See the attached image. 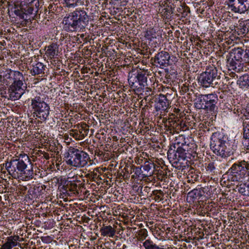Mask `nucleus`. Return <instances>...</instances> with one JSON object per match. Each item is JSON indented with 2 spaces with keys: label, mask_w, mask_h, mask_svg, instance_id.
<instances>
[{
  "label": "nucleus",
  "mask_w": 249,
  "mask_h": 249,
  "mask_svg": "<svg viewBox=\"0 0 249 249\" xmlns=\"http://www.w3.org/2000/svg\"><path fill=\"white\" fill-rule=\"evenodd\" d=\"M10 175L14 178L29 180L33 178V165L28 156L20 153L13 158L10 161L3 164Z\"/></svg>",
  "instance_id": "1"
},
{
  "label": "nucleus",
  "mask_w": 249,
  "mask_h": 249,
  "mask_svg": "<svg viewBox=\"0 0 249 249\" xmlns=\"http://www.w3.org/2000/svg\"><path fill=\"white\" fill-rule=\"evenodd\" d=\"M89 20V16L86 11L76 9L64 18V28L70 32L84 31L88 26Z\"/></svg>",
  "instance_id": "2"
},
{
  "label": "nucleus",
  "mask_w": 249,
  "mask_h": 249,
  "mask_svg": "<svg viewBox=\"0 0 249 249\" xmlns=\"http://www.w3.org/2000/svg\"><path fill=\"white\" fill-rule=\"evenodd\" d=\"M210 146L213 152L222 158L229 157L234 153L228 138L219 134L212 136Z\"/></svg>",
  "instance_id": "3"
},
{
  "label": "nucleus",
  "mask_w": 249,
  "mask_h": 249,
  "mask_svg": "<svg viewBox=\"0 0 249 249\" xmlns=\"http://www.w3.org/2000/svg\"><path fill=\"white\" fill-rule=\"evenodd\" d=\"M65 158L67 165L76 168L84 167L91 161L87 153L73 147L69 149Z\"/></svg>",
  "instance_id": "4"
},
{
  "label": "nucleus",
  "mask_w": 249,
  "mask_h": 249,
  "mask_svg": "<svg viewBox=\"0 0 249 249\" xmlns=\"http://www.w3.org/2000/svg\"><path fill=\"white\" fill-rule=\"evenodd\" d=\"M233 181H239L249 177V153L244 160L234 163L229 169Z\"/></svg>",
  "instance_id": "5"
},
{
  "label": "nucleus",
  "mask_w": 249,
  "mask_h": 249,
  "mask_svg": "<svg viewBox=\"0 0 249 249\" xmlns=\"http://www.w3.org/2000/svg\"><path fill=\"white\" fill-rule=\"evenodd\" d=\"M14 82L9 89L10 97L12 100L19 99L24 93L27 89L26 84L23 83L24 80L22 74L18 71L14 73Z\"/></svg>",
  "instance_id": "6"
},
{
  "label": "nucleus",
  "mask_w": 249,
  "mask_h": 249,
  "mask_svg": "<svg viewBox=\"0 0 249 249\" xmlns=\"http://www.w3.org/2000/svg\"><path fill=\"white\" fill-rule=\"evenodd\" d=\"M31 106L34 112V116H36L41 121H45L50 114V106L40 96H35L31 99Z\"/></svg>",
  "instance_id": "7"
},
{
  "label": "nucleus",
  "mask_w": 249,
  "mask_h": 249,
  "mask_svg": "<svg viewBox=\"0 0 249 249\" xmlns=\"http://www.w3.org/2000/svg\"><path fill=\"white\" fill-rule=\"evenodd\" d=\"M199 81L204 87H215L220 83V76L217 74L216 68L211 67L200 75Z\"/></svg>",
  "instance_id": "8"
},
{
  "label": "nucleus",
  "mask_w": 249,
  "mask_h": 249,
  "mask_svg": "<svg viewBox=\"0 0 249 249\" xmlns=\"http://www.w3.org/2000/svg\"><path fill=\"white\" fill-rule=\"evenodd\" d=\"M243 50L237 48L232 49L227 56L228 66L230 70L235 71L236 72L242 71L243 68L242 66V56Z\"/></svg>",
  "instance_id": "9"
},
{
  "label": "nucleus",
  "mask_w": 249,
  "mask_h": 249,
  "mask_svg": "<svg viewBox=\"0 0 249 249\" xmlns=\"http://www.w3.org/2000/svg\"><path fill=\"white\" fill-rule=\"evenodd\" d=\"M26 3L24 6H22V10L24 11V13L21 14V12L19 10L15 11V13L21 18H24V15L36 14L38 11L40 3L39 0H29L25 2Z\"/></svg>",
  "instance_id": "10"
},
{
  "label": "nucleus",
  "mask_w": 249,
  "mask_h": 249,
  "mask_svg": "<svg viewBox=\"0 0 249 249\" xmlns=\"http://www.w3.org/2000/svg\"><path fill=\"white\" fill-rule=\"evenodd\" d=\"M170 55L167 52L162 51L157 53L154 58V62L157 66L160 68L166 67L169 64Z\"/></svg>",
  "instance_id": "11"
},
{
  "label": "nucleus",
  "mask_w": 249,
  "mask_h": 249,
  "mask_svg": "<svg viewBox=\"0 0 249 249\" xmlns=\"http://www.w3.org/2000/svg\"><path fill=\"white\" fill-rule=\"evenodd\" d=\"M204 100L205 101L204 104H205L206 110L213 111L218 101L217 95L213 93L205 94Z\"/></svg>",
  "instance_id": "12"
},
{
  "label": "nucleus",
  "mask_w": 249,
  "mask_h": 249,
  "mask_svg": "<svg viewBox=\"0 0 249 249\" xmlns=\"http://www.w3.org/2000/svg\"><path fill=\"white\" fill-rule=\"evenodd\" d=\"M169 105V101L166 98V97L164 95L160 94L158 102L155 106V108L157 111L162 110L167 112Z\"/></svg>",
  "instance_id": "13"
},
{
  "label": "nucleus",
  "mask_w": 249,
  "mask_h": 249,
  "mask_svg": "<svg viewBox=\"0 0 249 249\" xmlns=\"http://www.w3.org/2000/svg\"><path fill=\"white\" fill-rule=\"evenodd\" d=\"M59 53L58 45L53 43L46 47L45 54L50 59L54 58Z\"/></svg>",
  "instance_id": "14"
},
{
  "label": "nucleus",
  "mask_w": 249,
  "mask_h": 249,
  "mask_svg": "<svg viewBox=\"0 0 249 249\" xmlns=\"http://www.w3.org/2000/svg\"><path fill=\"white\" fill-rule=\"evenodd\" d=\"M19 238V236H11L8 237L6 242L2 246L1 249H11L17 245V241Z\"/></svg>",
  "instance_id": "15"
},
{
  "label": "nucleus",
  "mask_w": 249,
  "mask_h": 249,
  "mask_svg": "<svg viewBox=\"0 0 249 249\" xmlns=\"http://www.w3.org/2000/svg\"><path fill=\"white\" fill-rule=\"evenodd\" d=\"M228 4L231 10L235 13H245L244 11L241 9V4L238 0H229Z\"/></svg>",
  "instance_id": "16"
},
{
  "label": "nucleus",
  "mask_w": 249,
  "mask_h": 249,
  "mask_svg": "<svg viewBox=\"0 0 249 249\" xmlns=\"http://www.w3.org/2000/svg\"><path fill=\"white\" fill-rule=\"evenodd\" d=\"M168 0H166L162 2L163 7L160 5L161 7L162 8L161 13L162 15L166 18H169L171 17V15L173 13V8L171 5H169L167 4Z\"/></svg>",
  "instance_id": "17"
},
{
  "label": "nucleus",
  "mask_w": 249,
  "mask_h": 249,
  "mask_svg": "<svg viewBox=\"0 0 249 249\" xmlns=\"http://www.w3.org/2000/svg\"><path fill=\"white\" fill-rule=\"evenodd\" d=\"M100 232L103 236L113 237L116 232L115 229L111 226H103L100 229Z\"/></svg>",
  "instance_id": "18"
},
{
  "label": "nucleus",
  "mask_w": 249,
  "mask_h": 249,
  "mask_svg": "<svg viewBox=\"0 0 249 249\" xmlns=\"http://www.w3.org/2000/svg\"><path fill=\"white\" fill-rule=\"evenodd\" d=\"M153 166L154 163H150L149 161L145 162L144 165L142 166V168L144 173L142 172V174H140L142 178L152 175L153 172L151 171V169Z\"/></svg>",
  "instance_id": "19"
},
{
  "label": "nucleus",
  "mask_w": 249,
  "mask_h": 249,
  "mask_svg": "<svg viewBox=\"0 0 249 249\" xmlns=\"http://www.w3.org/2000/svg\"><path fill=\"white\" fill-rule=\"evenodd\" d=\"M247 181L237 186L238 191L242 195L249 196V176L247 177Z\"/></svg>",
  "instance_id": "20"
},
{
  "label": "nucleus",
  "mask_w": 249,
  "mask_h": 249,
  "mask_svg": "<svg viewBox=\"0 0 249 249\" xmlns=\"http://www.w3.org/2000/svg\"><path fill=\"white\" fill-rule=\"evenodd\" d=\"M45 66L41 62H38L35 65H33V68L31 70V73L33 75H36L44 73Z\"/></svg>",
  "instance_id": "21"
},
{
  "label": "nucleus",
  "mask_w": 249,
  "mask_h": 249,
  "mask_svg": "<svg viewBox=\"0 0 249 249\" xmlns=\"http://www.w3.org/2000/svg\"><path fill=\"white\" fill-rule=\"evenodd\" d=\"M142 245L145 249H172V248H164L163 246H158L153 243L150 239L145 240L142 243Z\"/></svg>",
  "instance_id": "22"
},
{
  "label": "nucleus",
  "mask_w": 249,
  "mask_h": 249,
  "mask_svg": "<svg viewBox=\"0 0 249 249\" xmlns=\"http://www.w3.org/2000/svg\"><path fill=\"white\" fill-rule=\"evenodd\" d=\"M237 84L241 88L249 87V75L244 74L240 76L237 81Z\"/></svg>",
  "instance_id": "23"
},
{
  "label": "nucleus",
  "mask_w": 249,
  "mask_h": 249,
  "mask_svg": "<svg viewBox=\"0 0 249 249\" xmlns=\"http://www.w3.org/2000/svg\"><path fill=\"white\" fill-rule=\"evenodd\" d=\"M238 30V32H239V35L247 34L249 32V20L241 22L239 25Z\"/></svg>",
  "instance_id": "24"
},
{
  "label": "nucleus",
  "mask_w": 249,
  "mask_h": 249,
  "mask_svg": "<svg viewBox=\"0 0 249 249\" xmlns=\"http://www.w3.org/2000/svg\"><path fill=\"white\" fill-rule=\"evenodd\" d=\"M148 231L145 229H141L139 230L136 235V238L138 241L142 242L146 240V238L148 236Z\"/></svg>",
  "instance_id": "25"
},
{
  "label": "nucleus",
  "mask_w": 249,
  "mask_h": 249,
  "mask_svg": "<svg viewBox=\"0 0 249 249\" xmlns=\"http://www.w3.org/2000/svg\"><path fill=\"white\" fill-rule=\"evenodd\" d=\"M205 103L204 95H200L198 97L197 101L195 103V107L198 109H203L206 110V107H205V104H204Z\"/></svg>",
  "instance_id": "26"
},
{
  "label": "nucleus",
  "mask_w": 249,
  "mask_h": 249,
  "mask_svg": "<svg viewBox=\"0 0 249 249\" xmlns=\"http://www.w3.org/2000/svg\"><path fill=\"white\" fill-rule=\"evenodd\" d=\"M137 79L141 86H147V77L145 73L141 72L136 76Z\"/></svg>",
  "instance_id": "27"
},
{
  "label": "nucleus",
  "mask_w": 249,
  "mask_h": 249,
  "mask_svg": "<svg viewBox=\"0 0 249 249\" xmlns=\"http://www.w3.org/2000/svg\"><path fill=\"white\" fill-rule=\"evenodd\" d=\"M77 185L76 183L72 182H70L66 186L62 187V189L65 193H67L68 191L74 192L77 190Z\"/></svg>",
  "instance_id": "28"
},
{
  "label": "nucleus",
  "mask_w": 249,
  "mask_h": 249,
  "mask_svg": "<svg viewBox=\"0 0 249 249\" xmlns=\"http://www.w3.org/2000/svg\"><path fill=\"white\" fill-rule=\"evenodd\" d=\"M188 196L193 199H199L202 196V191L200 189H194L189 192Z\"/></svg>",
  "instance_id": "29"
},
{
  "label": "nucleus",
  "mask_w": 249,
  "mask_h": 249,
  "mask_svg": "<svg viewBox=\"0 0 249 249\" xmlns=\"http://www.w3.org/2000/svg\"><path fill=\"white\" fill-rule=\"evenodd\" d=\"M206 170L212 174L216 172V165L213 162L209 163L206 166Z\"/></svg>",
  "instance_id": "30"
},
{
  "label": "nucleus",
  "mask_w": 249,
  "mask_h": 249,
  "mask_svg": "<svg viewBox=\"0 0 249 249\" xmlns=\"http://www.w3.org/2000/svg\"><path fill=\"white\" fill-rule=\"evenodd\" d=\"M143 92L144 93V94L146 96V97H148L149 96H152L154 95V90L152 88L147 87V86H145L144 87H143Z\"/></svg>",
  "instance_id": "31"
},
{
  "label": "nucleus",
  "mask_w": 249,
  "mask_h": 249,
  "mask_svg": "<svg viewBox=\"0 0 249 249\" xmlns=\"http://www.w3.org/2000/svg\"><path fill=\"white\" fill-rule=\"evenodd\" d=\"M241 4V8L244 12L249 10V0H238Z\"/></svg>",
  "instance_id": "32"
},
{
  "label": "nucleus",
  "mask_w": 249,
  "mask_h": 249,
  "mask_svg": "<svg viewBox=\"0 0 249 249\" xmlns=\"http://www.w3.org/2000/svg\"><path fill=\"white\" fill-rule=\"evenodd\" d=\"M249 122L244 121L243 122L244 126V137L249 138Z\"/></svg>",
  "instance_id": "33"
},
{
  "label": "nucleus",
  "mask_w": 249,
  "mask_h": 249,
  "mask_svg": "<svg viewBox=\"0 0 249 249\" xmlns=\"http://www.w3.org/2000/svg\"><path fill=\"white\" fill-rule=\"evenodd\" d=\"M243 55L242 56V61L245 62L246 63L249 62V50H243Z\"/></svg>",
  "instance_id": "34"
},
{
  "label": "nucleus",
  "mask_w": 249,
  "mask_h": 249,
  "mask_svg": "<svg viewBox=\"0 0 249 249\" xmlns=\"http://www.w3.org/2000/svg\"><path fill=\"white\" fill-rule=\"evenodd\" d=\"M70 134L71 136H72L75 139H79V134H78V133L76 132V130H71Z\"/></svg>",
  "instance_id": "35"
},
{
  "label": "nucleus",
  "mask_w": 249,
  "mask_h": 249,
  "mask_svg": "<svg viewBox=\"0 0 249 249\" xmlns=\"http://www.w3.org/2000/svg\"><path fill=\"white\" fill-rule=\"evenodd\" d=\"M153 194L154 195H156V197L158 198V199H160V200L161 199L160 198V195H158V194H160V195H162V192L160 191V190H155L154 191H153Z\"/></svg>",
  "instance_id": "36"
},
{
  "label": "nucleus",
  "mask_w": 249,
  "mask_h": 249,
  "mask_svg": "<svg viewBox=\"0 0 249 249\" xmlns=\"http://www.w3.org/2000/svg\"><path fill=\"white\" fill-rule=\"evenodd\" d=\"M185 150L181 147H178L177 149V152L179 154H182L184 152Z\"/></svg>",
  "instance_id": "37"
},
{
  "label": "nucleus",
  "mask_w": 249,
  "mask_h": 249,
  "mask_svg": "<svg viewBox=\"0 0 249 249\" xmlns=\"http://www.w3.org/2000/svg\"><path fill=\"white\" fill-rule=\"evenodd\" d=\"M246 139L248 140V145H247V149L249 150V138H245Z\"/></svg>",
  "instance_id": "38"
},
{
  "label": "nucleus",
  "mask_w": 249,
  "mask_h": 249,
  "mask_svg": "<svg viewBox=\"0 0 249 249\" xmlns=\"http://www.w3.org/2000/svg\"><path fill=\"white\" fill-rule=\"evenodd\" d=\"M245 116L248 117L247 119H249V111L248 112L247 111H246V113H245Z\"/></svg>",
  "instance_id": "39"
},
{
  "label": "nucleus",
  "mask_w": 249,
  "mask_h": 249,
  "mask_svg": "<svg viewBox=\"0 0 249 249\" xmlns=\"http://www.w3.org/2000/svg\"><path fill=\"white\" fill-rule=\"evenodd\" d=\"M185 88H186L185 90H186V89H188L187 87H185Z\"/></svg>",
  "instance_id": "40"
},
{
  "label": "nucleus",
  "mask_w": 249,
  "mask_h": 249,
  "mask_svg": "<svg viewBox=\"0 0 249 249\" xmlns=\"http://www.w3.org/2000/svg\"><path fill=\"white\" fill-rule=\"evenodd\" d=\"M247 63H249V62H247Z\"/></svg>",
  "instance_id": "41"
},
{
  "label": "nucleus",
  "mask_w": 249,
  "mask_h": 249,
  "mask_svg": "<svg viewBox=\"0 0 249 249\" xmlns=\"http://www.w3.org/2000/svg\"><path fill=\"white\" fill-rule=\"evenodd\" d=\"M1 198V196H0V198Z\"/></svg>",
  "instance_id": "42"
}]
</instances>
